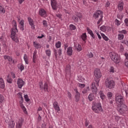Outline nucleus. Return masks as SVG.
Wrapping results in <instances>:
<instances>
[{
    "label": "nucleus",
    "mask_w": 128,
    "mask_h": 128,
    "mask_svg": "<svg viewBox=\"0 0 128 128\" xmlns=\"http://www.w3.org/2000/svg\"><path fill=\"white\" fill-rule=\"evenodd\" d=\"M12 24L13 26V28L11 30V36L10 38L12 40L16 42V44H18L20 42V40H18V37L16 36V32H18V25L16 24V22L15 20H13L12 21Z\"/></svg>",
    "instance_id": "nucleus-1"
},
{
    "label": "nucleus",
    "mask_w": 128,
    "mask_h": 128,
    "mask_svg": "<svg viewBox=\"0 0 128 128\" xmlns=\"http://www.w3.org/2000/svg\"><path fill=\"white\" fill-rule=\"evenodd\" d=\"M92 110L96 114H100L104 111L102 104L100 102L93 101L92 102Z\"/></svg>",
    "instance_id": "nucleus-2"
},
{
    "label": "nucleus",
    "mask_w": 128,
    "mask_h": 128,
    "mask_svg": "<svg viewBox=\"0 0 128 128\" xmlns=\"http://www.w3.org/2000/svg\"><path fill=\"white\" fill-rule=\"evenodd\" d=\"M117 110L120 114H126L128 112V108L126 104H121L120 106H118Z\"/></svg>",
    "instance_id": "nucleus-3"
},
{
    "label": "nucleus",
    "mask_w": 128,
    "mask_h": 128,
    "mask_svg": "<svg viewBox=\"0 0 128 128\" xmlns=\"http://www.w3.org/2000/svg\"><path fill=\"white\" fill-rule=\"evenodd\" d=\"M105 86L106 88H109V90H112V88H114L116 84L114 83V81L113 80H110V78H106L105 82Z\"/></svg>",
    "instance_id": "nucleus-4"
},
{
    "label": "nucleus",
    "mask_w": 128,
    "mask_h": 128,
    "mask_svg": "<svg viewBox=\"0 0 128 128\" xmlns=\"http://www.w3.org/2000/svg\"><path fill=\"white\" fill-rule=\"evenodd\" d=\"M18 96H19V98H20V100L19 101L20 106L21 108H22L24 112H26V108L24 106V98H22V93L20 92L18 94Z\"/></svg>",
    "instance_id": "nucleus-5"
},
{
    "label": "nucleus",
    "mask_w": 128,
    "mask_h": 128,
    "mask_svg": "<svg viewBox=\"0 0 128 128\" xmlns=\"http://www.w3.org/2000/svg\"><path fill=\"white\" fill-rule=\"evenodd\" d=\"M43 84H44V82H40V90H44L45 92H48V82H45L44 83V86H42Z\"/></svg>",
    "instance_id": "nucleus-6"
},
{
    "label": "nucleus",
    "mask_w": 128,
    "mask_h": 128,
    "mask_svg": "<svg viewBox=\"0 0 128 128\" xmlns=\"http://www.w3.org/2000/svg\"><path fill=\"white\" fill-rule=\"evenodd\" d=\"M116 102L118 104H122L124 102V96L122 95L116 94L115 96Z\"/></svg>",
    "instance_id": "nucleus-7"
},
{
    "label": "nucleus",
    "mask_w": 128,
    "mask_h": 128,
    "mask_svg": "<svg viewBox=\"0 0 128 128\" xmlns=\"http://www.w3.org/2000/svg\"><path fill=\"white\" fill-rule=\"evenodd\" d=\"M98 16L104 18V12L101 10H98L94 13L93 18H98Z\"/></svg>",
    "instance_id": "nucleus-8"
},
{
    "label": "nucleus",
    "mask_w": 128,
    "mask_h": 128,
    "mask_svg": "<svg viewBox=\"0 0 128 128\" xmlns=\"http://www.w3.org/2000/svg\"><path fill=\"white\" fill-rule=\"evenodd\" d=\"M24 118H20L18 119V120H16V128H22V126L24 124Z\"/></svg>",
    "instance_id": "nucleus-9"
},
{
    "label": "nucleus",
    "mask_w": 128,
    "mask_h": 128,
    "mask_svg": "<svg viewBox=\"0 0 128 128\" xmlns=\"http://www.w3.org/2000/svg\"><path fill=\"white\" fill-rule=\"evenodd\" d=\"M94 76L96 78H102V72L100 68H96L94 70Z\"/></svg>",
    "instance_id": "nucleus-10"
},
{
    "label": "nucleus",
    "mask_w": 128,
    "mask_h": 128,
    "mask_svg": "<svg viewBox=\"0 0 128 128\" xmlns=\"http://www.w3.org/2000/svg\"><path fill=\"white\" fill-rule=\"evenodd\" d=\"M74 92H75V100L76 102H80V93L78 90V89L74 88Z\"/></svg>",
    "instance_id": "nucleus-11"
},
{
    "label": "nucleus",
    "mask_w": 128,
    "mask_h": 128,
    "mask_svg": "<svg viewBox=\"0 0 128 128\" xmlns=\"http://www.w3.org/2000/svg\"><path fill=\"white\" fill-rule=\"evenodd\" d=\"M51 6L54 10H58V2L56 0H50Z\"/></svg>",
    "instance_id": "nucleus-12"
},
{
    "label": "nucleus",
    "mask_w": 128,
    "mask_h": 128,
    "mask_svg": "<svg viewBox=\"0 0 128 128\" xmlns=\"http://www.w3.org/2000/svg\"><path fill=\"white\" fill-rule=\"evenodd\" d=\"M24 82L22 80V78H18L17 80V84L18 86V88L22 89V86H24Z\"/></svg>",
    "instance_id": "nucleus-13"
},
{
    "label": "nucleus",
    "mask_w": 128,
    "mask_h": 128,
    "mask_svg": "<svg viewBox=\"0 0 128 128\" xmlns=\"http://www.w3.org/2000/svg\"><path fill=\"white\" fill-rule=\"evenodd\" d=\"M28 24L31 26L32 30H35L36 27L34 26V20H32V18L30 17H28Z\"/></svg>",
    "instance_id": "nucleus-14"
},
{
    "label": "nucleus",
    "mask_w": 128,
    "mask_h": 128,
    "mask_svg": "<svg viewBox=\"0 0 128 128\" xmlns=\"http://www.w3.org/2000/svg\"><path fill=\"white\" fill-rule=\"evenodd\" d=\"M53 107L56 112H60V108L58 106V102H53Z\"/></svg>",
    "instance_id": "nucleus-15"
},
{
    "label": "nucleus",
    "mask_w": 128,
    "mask_h": 128,
    "mask_svg": "<svg viewBox=\"0 0 128 128\" xmlns=\"http://www.w3.org/2000/svg\"><path fill=\"white\" fill-rule=\"evenodd\" d=\"M39 15L42 16V18H46V11L44 9L41 8L39 10Z\"/></svg>",
    "instance_id": "nucleus-16"
},
{
    "label": "nucleus",
    "mask_w": 128,
    "mask_h": 128,
    "mask_svg": "<svg viewBox=\"0 0 128 128\" xmlns=\"http://www.w3.org/2000/svg\"><path fill=\"white\" fill-rule=\"evenodd\" d=\"M4 60H7L10 64H14V60H12V57L10 56H4Z\"/></svg>",
    "instance_id": "nucleus-17"
},
{
    "label": "nucleus",
    "mask_w": 128,
    "mask_h": 128,
    "mask_svg": "<svg viewBox=\"0 0 128 128\" xmlns=\"http://www.w3.org/2000/svg\"><path fill=\"white\" fill-rule=\"evenodd\" d=\"M19 28L22 32L24 30V20H22L20 22Z\"/></svg>",
    "instance_id": "nucleus-18"
},
{
    "label": "nucleus",
    "mask_w": 128,
    "mask_h": 128,
    "mask_svg": "<svg viewBox=\"0 0 128 128\" xmlns=\"http://www.w3.org/2000/svg\"><path fill=\"white\" fill-rule=\"evenodd\" d=\"M8 128H14V126H16V123L14 120H10L8 123Z\"/></svg>",
    "instance_id": "nucleus-19"
},
{
    "label": "nucleus",
    "mask_w": 128,
    "mask_h": 128,
    "mask_svg": "<svg viewBox=\"0 0 128 128\" xmlns=\"http://www.w3.org/2000/svg\"><path fill=\"white\" fill-rule=\"evenodd\" d=\"M124 2L122 0H121L119 2L118 6V9L119 10H120V12H122V10H124Z\"/></svg>",
    "instance_id": "nucleus-20"
},
{
    "label": "nucleus",
    "mask_w": 128,
    "mask_h": 128,
    "mask_svg": "<svg viewBox=\"0 0 128 128\" xmlns=\"http://www.w3.org/2000/svg\"><path fill=\"white\" fill-rule=\"evenodd\" d=\"M65 72H66V74H70V72H71L70 66L69 64H68L66 66V67L65 68Z\"/></svg>",
    "instance_id": "nucleus-21"
},
{
    "label": "nucleus",
    "mask_w": 128,
    "mask_h": 128,
    "mask_svg": "<svg viewBox=\"0 0 128 128\" xmlns=\"http://www.w3.org/2000/svg\"><path fill=\"white\" fill-rule=\"evenodd\" d=\"M72 47L69 46L67 49V54L68 56H72Z\"/></svg>",
    "instance_id": "nucleus-22"
},
{
    "label": "nucleus",
    "mask_w": 128,
    "mask_h": 128,
    "mask_svg": "<svg viewBox=\"0 0 128 128\" xmlns=\"http://www.w3.org/2000/svg\"><path fill=\"white\" fill-rule=\"evenodd\" d=\"M92 92H94H94L96 94V92H98V88L96 86V84L94 82L92 83Z\"/></svg>",
    "instance_id": "nucleus-23"
},
{
    "label": "nucleus",
    "mask_w": 128,
    "mask_h": 128,
    "mask_svg": "<svg viewBox=\"0 0 128 128\" xmlns=\"http://www.w3.org/2000/svg\"><path fill=\"white\" fill-rule=\"evenodd\" d=\"M6 87L4 84V81L2 78H0V88L4 89Z\"/></svg>",
    "instance_id": "nucleus-24"
},
{
    "label": "nucleus",
    "mask_w": 128,
    "mask_h": 128,
    "mask_svg": "<svg viewBox=\"0 0 128 128\" xmlns=\"http://www.w3.org/2000/svg\"><path fill=\"white\" fill-rule=\"evenodd\" d=\"M118 56V54L116 53H114V52L110 53V58L112 60H114V58H117Z\"/></svg>",
    "instance_id": "nucleus-25"
},
{
    "label": "nucleus",
    "mask_w": 128,
    "mask_h": 128,
    "mask_svg": "<svg viewBox=\"0 0 128 128\" xmlns=\"http://www.w3.org/2000/svg\"><path fill=\"white\" fill-rule=\"evenodd\" d=\"M88 98L89 102H92L94 100V95L93 94H90L88 96Z\"/></svg>",
    "instance_id": "nucleus-26"
},
{
    "label": "nucleus",
    "mask_w": 128,
    "mask_h": 128,
    "mask_svg": "<svg viewBox=\"0 0 128 128\" xmlns=\"http://www.w3.org/2000/svg\"><path fill=\"white\" fill-rule=\"evenodd\" d=\"M112 60L115 62V64H120V56H118Z\"/></svg>",
    "instance_id": "nucleus-27"
},
{
    "label": "nucleus",
    "mask_w": 128,
    "mask_h": 128,
    "mask_svg": "<svg viewBox=\"0 0 128 128\" xmlns=\"http://www.w3.org/2000/svg\"><path fill=\"white\" fill-rule=\"evenodd\" d=\"M80 38L83 42H86V40L88 38V36H86V33L82 34L80 36Z\"/></svg>",
    "instance_id": "nucleus-28"
},
{
    "label": "nucleus",
    "mask_w": 128,
    "mask_h": 128,
    "mask_svg": "<svg viewBox=\"0 0 128 128\" xmlns=\"http://www.w3.org/2000/svg\"><path fill=\"white\" fill-rule=\"evenodd\" d=\"M36 51H34L33 53V56H32V60L34 64H36Z\"/></svg>",
    "instance_id": "nucleus-29"
},
{
    "label": "nucleus",
    "mask_w": 128,
    "mask_h": 128,
    "mask_svg": "<svg viewBox=\"0 0 128 128\" xmlns=\"http://www.w3.org/2000/svg\"><path fill=\"white\" fill-rule=\"evenodd\" d=\"M99 94H100V98L101 100H105L106 95H104V92H102V90H100L99 92Z\"/></svg>",
    "instance_id": "nucleus-30"
},
{
    "label": "nucleus",
    "mask_w": 128,
    "mask_h": 128,
    "mask_svg": "<svg viewBox=\"0 0 128 128\" xmlns=\"http://www.w3.org/2000/svg\"><path fill=\"white\" fill-rule=\"evenodd\" d=\"M33 46H34L36 48H37V49L40 48V44L38 43V42H33Z\"/></svg>",
    "instance_id": "nucleus-31"
},
{
    "label": "nucleus",
    "mask_w": 128,
    "mask_h": 128,
    "mask_svg": "<svg viewBox=\"0 0 128 128\" xmlns=\"http://www.w3.org/2000/svg\"><path fill=\"white\" fill-rule=\"evenodd\" d=\"M46 56L48 57V58H50V56L52 54V51H50V50H46Z\"/></svg>",
    "instance_id": "nucleus-32"
},
{
    "label": "nucleus",
    "mask_w": 128,
    "mask_h": 128,
    "mask_svg": "<svg viewBox=\"0 0 128 128\" xmlns=\"http://www.w3.org/2000/svg\"><path fill=\"white\" fill-rule=\"evenodd\" d=\"M24 59L26 64H28V55H26V54H24Z\"/></svg>",
    "instance_id": "nucleus-33"
},
{
    "label": "nucleus",
    "mask_w": 128,
    "mask_h": 128,
    "mask_svg": "<svg viewBox=\"0 0 128 128\" xmlns=\"http://www.w3.org/2000/svg\"><path fill=\"white\" fill-rule=\"evenodd\" d=\"M6 82L8 84H12V79L10 76V75H8Z\"/></svg>",
    "instance_id": "nucleus-34"
},
{
    "label": "nucleus",
    "mask_w": 128,
    "mask_h": 128,
    "mask_svg": "<svg viewBox=\"0 0 128 128\" xmlns=\"http://www.w3.org/2000/svg\"><path fill=\"white\" fill-rule=\"evenodd\" d=\"M101 36L102 38L106 42H108V36H106L104 34L101 33Z\"/></svg>",
    "instance_id": "nucleus-35"
},
{
    "label": "nucleus",
    "mask_w": 128,
    "mask_h": 128,
    "mask_svg": "<svg viewBox=\"0 0 128 128\" xmlns=\"http://www.w3.org/2000/svg\"><path fill=\"white\" fill-rule=\"evenodd\" d=\"M70 28L71 30H76V27L73 24H71L70 25Z\"/></svg>",
    "instance_id": "nucleus-36"
},
{
    "label": "nucleus",
    "mask_w": 128,
    "mask_h": 128,
    "mask_svg": "<svg viewBox=\"0 0 128 128\" xmlns=\"http://www.w3.org/2000/svg\"><path fill=\"white\" fill-rule=\"evenodd\" d=\"M88 92H90V87L88 86L86 88H85L82 91V94H86Z\"/></svg>",
    "instance_id": "nucleus-37"
},
{
    "label": "nucleus",
    "mask_w": 128,
    "mask_h": 128,
    "mask_svg": "<svg viewBox=\"0 0 128 128\" xmlns=\"http://www.w3.org/2000/svg\"><path fill=\"white\" fill-rule=\"evenodd\" d=\"M4 12H6L4 8L2 6H0V14H4Z\"/></svg>",
    "instance_id": "nucleus-38"
},
{
    "label": "nucleus",
    "mask_w": 128,
    "mask_h": 128,
    "mask_svg": "<svg viewBox=\"0 0 128 128\" xmlns=\"http://www.w3.org/2000/svg\"><path fill=\"white\" fill-rule=\"evenodd\" d=\"M107 96L108 100H112V92H108L107 94Z\"/></svg>",
    "instance_id": "nucleus-39"
},
{
    "label": "nucleus",
    "mask_w": 128,
    "mask_h": 128,
    "mask_svg": "<svg viewBox=\"0 0 128 128\" xmlns=\"http://www.w3.org/2000/svg\"><path fill=\"white\" fill-rule=\"evenodd\" d=\"M56 46L57 48H60V46H62V42H60L58 41L56 44Z\"/></svg>",
    "instance_id": "nucleus-40"
},
{
    "label": "nucleus",
    "mask_w": 128,
    "mask_h": 128,
    "mask_svg": "<svg viewBox=\"0 0 128 128\" xmlns=\"http://www.w3.org/2000/svg\"><path fill=\"white\" fill-rule=\"evenodd\" d=\"M100 30H102V32H104L106 31V27L104 26H102L100 28Z\"/></svg>",
    "instance_id": "nucleus-41"
},
{
    "label": "nucleus",
    "mask_w": 128,
    "mask_h": 128,
    "mask_svg": "<svg viewBox=\"0 0 128 128\" xmlns=\"http://www.w3.org/2000/svg\"><path fill=\"white\" fill-rule=\"evenodd\" d=\"M76 48V49L77 52H80L82 50V46H80V44H78V47H76V46H75Z\"/></svg>",
    "instance_id": "nucleus-42"
},
{
    "label": "nucleus",
    "mask_w": 128,
    "mask_h": 128,
    "mask_svg": "<svg viewBox=\"0 0 128 128\" xmlns=\"http://www.w3.org/2000/svg\"><path fill=\"white\" fill-rule=\"evenodd\" d=\"M118 40H124V36L122 34H118Z\"/></svg>",
    "instance_id": "nucleus-43"
},
{
    "label": "nucleus",
    "mask_w": 128,
    "mask_h": 128,
    "mask_svg": "<svg viewBox=\"0 0 128 128\" xmlns=\"http://www.w3.org/2000/svg\"><path fill=\"white\" fill-rule=\"evenodd\" d=\"M4 102V97L2 94H0V102L2 104Z\"/></svg>",
    "instance_id": "nucleus-44"
},
{
    "label": "nucleus",
    "mask_w": 128,
    "mask_h": 128,
    "mask_svg": "<svg viewBox=\"0 0 128 128\" xmlns=\"http://www.w3.org/2000/svg\"><path fill=\"white\" fill-rule=\"evenodd\" d=\"M53 52L56 58H58V51L56 49L53 50Z\"/></svg>",
    "instance_id": "nucleus-45"
},
{
    "label": "nucleus",
    "mask_w": 128,
    "mask_h": 128,
    "mask_svg": "<svg viewBox=\"0 0 128 128\" xmlns=\"http://www.w3.org/2000/svg\"><path fill=\"white\" fill-rule=\"evenodd\" d=\"M42 24L44 28H47L48 26V22L46 20H43L42 21Z\"/></svg>",
    "instance_id": "nucleus-46"
},
{
    "label": "nucleus",
    "mask_w": 128,
    "mask_h": 128,
    "mask_svg": "<svg viewBox=\"0 0 128 128\" xmlns=\"http://www.w3.org/2000/svg\"><path fill=\"white\" fill-rule=\"evenodd\" d=\"M72 20H74L76 22H78V16H72Z\"/></svg>",
    "instance_id": "nucleus-47"
},
{
    "label": "nucleus",
    "mask_w": 128,
    "mask_h": 128,
    "mask_svg": "<svg viewBox=\"0 0 128 128\" xmlns=\"http://www.w3.org/2000/svg\"><path fill=\"white\" fill-rule=\"evenodd\" d=\"M115 24H116V26H118L120 25V21L118 20V19H116L115 20Z\"/></svg>",
    "instance_id": "nucleus-48"
},
{
    "label": "nucleus",
    "mask_w": 128,
    "mask_h": 128,
    "mask_svg": "<svg viewBox=\"0 0 128 128\" xmlns=\"http://www.w3.org/2000/svg\"><path fill=\"white\" fill-rule=\"evenodd\" d=\"M119 34H126V30H122L121 31H118Z\"/></svg>",
    "instance_id": "nucleus-49"
},
{
    "label": "nucleus",
    "mask_w": 128,
    "mask_h": 128,
    "mask_svg": "<svg viewBox=\"0 0 128 128\" xmlns=\"http://www.w3.org/2000/svg\"><path fill=\"white\" fill-rule=\"evenodd\" d=\"M113 118H114V120H115L116 122H118V120H120V116H114Z\"/></svg>",
    "instance_id": "nucleus-50"
},
{
    "label": "nucleus",
    "mask_w": 128,
    "mask_h": 128,
    "mask_svg": "<svg viewBox=\"0 0 128 128\" xmlns=\"http://www.w3.org/2000/svg\"><path fill=\"white\" fill-rule=\"evenodd\" d=\"M24 98L25 100V101L27 102H28V101L30 100V98H28V94L24 96Z\"/></svg>",
    "instance_id": "nucleus-51"
},
{
    "label": "nucleus",
    "mask_w": 128,
    "mask_h": 128,
    "mask_svg": "<svg viewBox=\"0 0 128 128\" xmlns=\"http://www.w3.org/2000/svg\"><path fill=\"white\" fill-rule=\"evenodd\" d=\"M19 70H20V72H22V70H24V65H20L19 67H18Z\"/></svg>",
    "instance_id": "nucleus-52"
},
{
    "label": "nucleus",
    "mask_w": 128,
    "mask_h": 128,
    "mask_svg": "<svg viewBox=\"0 0 128 128\" xmlns=\"http://www.w3.org/2000/svg\"><path fill=\"white\" fill-rule=\"evenodd\" d=\"M110 72L114 74V68L113 66H111L110 68Z\"/></svg>",
    "instance_id": "nucleus-53"
},
{
    "label": "nucleus",
    "mask_w": 128,
    "mask_h": 128,
    "mask_svg": "<svg viewBox=\"0 0 128 128\" xmlns=\"http://www.w3.org/2000/svg\"><path fill=\"white\" fill-rule=\"evenodd\" d=\"M86 30H87V32H88V34H90V35L93 32L92 30H90L88 27H87Z\"/></svg>",
    "instance_id": "nucleus-54"
},
{
    "label": "nucleus",
    "mask_w": 128,
    "mask_h": 128,
    "mask_svg": "<svg viewBox=\"0 0 128 128\" xmlns=\"http://www.w3.org/2000/svg\"><path fill=\"white\" fill-rule=\"evenodd\" d=\"M110 6V2L108 1L105 4V8H108Z\"/></svg>",
    "instance_id": "nucleus-55"
},
{
    "label": "nucleus",
    "mask_w": 128,
    "mask_h": 128,
    "mask_svg": "<svg viewBox=\"0 0 128 128\" xmlns=\"http://www.w3.org/2000/svg\"><path fill=\"white\" fill-rule=\"evenodd\" d=\"M62 48H60L58 50V53L59 54V56H62Z\"/></svg>",
    "instance_id": "nucleus-56"
},
{
    "label": "nucleus",
    "mask_w": 128,
    "mask_h": 128,
    "mask_svg": "<svg viewBox=\"0 0 128 128\" xmlns=\"http://www.w3.org/2000/svg\"><path fill=\"white\" fill-rule=\"evenodd\" d=\"M68 96L70 100H72V94H70V92H68Z\"/></svg>",
    "instance_id": "nucleus-57"
},
{
    "label": "nucleus",
    "mask_w": 128,
    "mask_h": 128,
    "mask_svg": "<svg viewBox=\"0 0 128 128\" xmlns=\"http://www.w3.org/2000/svg\"><path fill=\"white\" fill-rule=\"evenodd\" d=\"M79 86L81 88H84V86H86V85L84 84H79Z\"/></svg>",
    "instance_id": "nucleus-58"
},
{
    "label": "nucleus",
    "mask_w": 128,
    "mask_h": 128,
    "mask_svg": "<svg viewBox=\"0 0 128 128\" xmlns=\"http://www.w3.org/2000/svg\"><path fill=\"white\" fill-rule=\"evenodd\" d=\"M102 18H100V20H98V21L97 22L98 24H100V22H102Z\"/></svg>",
    "instance_id": "nucleus-59"
},
{
    "label": "nucleus",
    "mask_w": 128,
    "mask_h": 128,
    "mask_svg": "<svg viewBox=\"0 0 128 128\" xmlns=\"http://www.w3.org/2000/svg\"><path fill=\"white\" fill-rule=\"evenodd\" d=\"M88 58H93L94 54H92V52H90L88 53Z\"/></svg>",
    "instance_id": "nucleus-60"
},
{
    "label": "nucleus",
    "mask_w": 128,
    "mask_h": 128,
    "mask_svg": "<svg viewBox=\"0 0 128 128\" xmlns=\"http://www.w3.org/2000/svg\"><path fill=\"white\" fill-rule=\"evenodd\" d=\"M76 16H78V18H82V14L80 13H78L76 14Z\"/></svg>",
    "instance_id": "nucleus-61"
},
{
    "label": "nucleus",
    "mask_w": 128,
    "mask_h": 128,
    "mask_svg": "<svg viewBox=\"0 0 128 128\" xmlns=\"http://www.w3.org/2000/svg\"><path fill=\"white\" fill-rule=\"evenodd\" d=\"M124 64L128 68V60H124Z\"/></svg>",
    "instance_id": "nucleus-62"
},
{
    "label": "nucleus",
    "mask_w": 128,
    "mask_h": 128,
    "mask_svg": "<svg viewBox=\"0 0 128 128\" xmlns=\"http://www.w3.org/2000/svg\"><path fill=\"white\" fill-rule=\"evenodd\" d=\"M124 22L125 24H126V26H128V18H126L124 20Z\"/></svg>",
    "instance_id": "nucleus-63"
},
{
    "label": "nucleus",
    "mask_w": 128,
    "mask_h": 128,
    "mask_svg": "<svg viewBox=\"0 0 128 128\" xmlns=\"http://www.w3.org/2000/svg\"><path fill=\"white\" fill-rule=\"evenodd\" d=\"M124 56H126V60H128V53H125L124 54Z\"/></svg>",
    "instance_id": "nucleus-64"
}]
</instances>
